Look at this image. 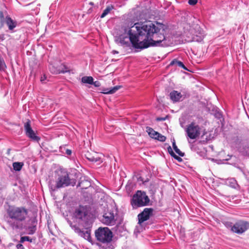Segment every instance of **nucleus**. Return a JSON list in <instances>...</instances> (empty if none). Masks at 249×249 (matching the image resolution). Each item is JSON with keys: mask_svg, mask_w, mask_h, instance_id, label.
<instances>
[{"mask_svg": "<svg viewBox=\"0 0 249 249\" xmlns=\"http://www.w3.org/2000/svg\"><path fill=\"white\" fill-rule=\"evenodd\" d=\"M167 27L158 21L129 22L124 32L129 36L132 46L135 49H144L150 47L160 46L165 38Z\"/></svg>", "mask_w": 249, "mask_h": 249, "instance_id": "nucleus-1", "label": "nucleus"}, {"mask_svg": "<svg viewBox=\"0 0 249 249\" xmlns=\"http://www.w3.org/2000/svg\"><path fill=\"white\" fill-rule=\"evenodd\" d=\"M150 175L148 172L141 171L135 174L131 180H129L125 187L147 185Z\"/></svg>", "mask_w": 249, "mask_h": 249, "instance_id": "nucleus-2", "label": "nucleus"}, {"mask_svg": "<svg viewBox=\"0 0 249 249\" xmlns=\"http://www.w3.org/2000/svg\"><path fill=\"white\" fill-rule=\"evenodd\" d=\"M149 201L150 199L144 192L137 191L133 196L131 204L134 208H137L148 205Z\"/></svg>", "mask_w": 249, "mask_h": 249, "instance_id": "nucleus-3", "label": "nucleus"}, {"mask_svg": "<svg viewBox=\"0 0 249 249\" xmlns=\"http://www.w3.org/2000/svg\"><path fill=\"white\" fill-rule=\"evenodd\" d=\"M95 237L98 241L108 243L112 241V231L107 227H100L95 231Z\"/></svg>", "mask_w": 249, "mask_h": 249, "instance_id": "nucleus-4", "label": "nucleus"}, {"mask_svg": "<svg viewBox=\"0 0 249 249\" xmlns=\"http://www.w3.org/2000/svg\"><path fill=\"white\" fill-rule=\"evenodd\" d=\"M7 213L11 219L17 221H23L26 219L28 211L24 207H14L10 208Z\"/></svg>", "mask_w": 249, "mask_h": 249, "instance_id": "nucleus-5", "label": "nucleus"}, {"mask_svg": "<svg viewBox=\"0 0 249 249\" xmlns=\"http://www.w3.org/2000/svg\"><path fill=\"white\" fill-rule=\"evenodd\" d=\"M90 215V208L88 206L79 205L73 213L74 217L80 222H87Z\"/></svg>", "mask_w": 249, "mask_h": 249, "instance_id": "nucleus-6", "label": "nucleus"}, {"mask_svg": "<svg viewBox=\"0 0 249 249\" xmlns=\"http://www.w3.org/2000/svg\"><path fill=\"white\" fill-rule=\"evenodd\" d=\"M191 36L188 38V41H196L201 42L203 41L205 34L202 29L198 24H194L190 29Z\"/></svg>", "mask_w": 249, "mask_h": 249, "instance_id": "nucleus-7", "label": "nucleus"}, {"mask_svg": "<svg viewBox=\"0 0 249 249\" xmlns=\"http://www.w3.org/2000/svg\"><path fill=\"white\" fill-rule=\"evenodd\" d=\"M56 183V187L74 186L75 184V181L74 179L70 178L69 175L67 172H64L62 175L58 176Z\"/></svg>", "mask_w": 249, "mask_h": 249, "instance_id": "nucleus-8", "label": "nucleus"}, {"mask_svg": "<svg viewBox=\"0 0 249 249\" xmlns=\"http://www.w3.org/2000/svg\"><path fill=\"white\" fill-rule=\"evenodd\" d=\"M231 230L234 233L241 234L249 229V222L240 220L236 221L233 225H231Z\"/></svg>", "mask_w": 249, "mask_h": 249, "instance_id": "nucleus-9", "label": "nucleus"}, {"mask_svg": "<svg viewBox=\"0 0 249 249\" xmlns=\"http://www.w3.org/2000/svg\"><path fill=\"white\" fill-rule=\"evenodd\" d=\"M200 128L195 123L192 122L187 126L186 132L187 136L191 139L197 138L200 134Z\"/></svg>", "mask_w": 249, "mask_h": 249, "instance_id": "nucleus-10", "label": "nucleus"}, {"mask_svg": "<svg viewBox=\"0 0 249 249\" xmlns=\"http://www.w3.org/2000/svg\"><path fill=\"white\" fill-rule=\"evenodd\" d=\"M31 122L30 120L27 119L26 122L24 123V127L25 134L27 137L31 139L32 141L35 142H39L40 140V137L36 135L35 131L31 127Z\"/></svg>", "mask_w": 249, "mask_h": 249, "instance_id": "nucleus-11", "label": "nucleus"}, {"mask_svg": "<svg viewBox=\"0 0 249 249\" xmlns=\"http://www.w3.org/2000/svg\"><path fill=\"white\" fill-rule=\"evenodd\" d=\"M154 210L151 208H146L138 215V224H142L148 220L153 214Z\"/></svg>", "mask_w": 249, "mask_h": 249, "instance_id": "nucleus-12", "label": "nucleus"}, {"mask_svg": "<svg viewBox=\"0 0 249 249\" xmlns=\"http://www.w3.org/2000/svg\"><path fill=\"white\" fill-rule=\"evenodd\" d=\"M146 132L148 133L149 136L153 139L157 140L161 142H164L166 141V138L165 136L155 131L151 127L148 126L146 127Z\"/></svg>", "mask_w": 249, "mask_h": 249, "instance_id": "nucleus-13", "label": "nucleus"}, {"mask_svg": "<svg viewBox=\"0 0 249 249\" xmlns=\"http://www.w3.org/2000/svg\"><path fill=\"white\" fill-rule=\"evenodd\" d=\"M85 156L89 161L102 162L101 155L94 151H87L85 154Z\"/></svg>", "mask_w": 249, "mask_h": 249, "instance_id": "nucleus-14", "label": "nucleus"}, {"mask_svg": "<svg viewBox=\"0 0 249 249\" xmlns=\"http://www.w3.org/2000/svg\"><path fill=\"white\" fill-rule=\"evenodd\" d=\"M99 184H100V182L97 180H95V181L91 183L85 177H83L80 178L77 187H99Z\"/></svg>", "mask_w": 249, "mask_h": 249, "instance_id": "nucleus-15", "label": "nucleus"}, {"mask_svg": "<svg viewBox=\"0 0 249 249\" xmlns=\"http://www.w3.org/2000/svg\"><path fill=\"white\" fill-rule=\"evenodd\" d=\"M102 222L107 225H114L115 220L113 213L112 212L105 213L103 216Z\"/></svg>", "mask_w": 249, "mask_h": 249, "instance_id": "nucleus-16", "label": "nucleus"}, {"mask_svg": "<svg viewBox=\"0 0 249 249\" xmlns=\"http://www.w3.org/2000/svg\"><path fill=\"white\" fill-rule=\"evenodd\" d=\"M182 97V94L176 90H173L170 93V98L174 102H178Z\"/></svg>", "mask_w": 249, "mask_h": 249, "instance_id": "nucleus-17", "label": "nucleus"}, {"mask_svg": "<svg viewBox=\"0 0 249 249\" xmlns=\"http://www.w3.org/2000/svg\"><path fill=\"white\" fill-rule=\"evenodd\" d=\"M5 22L10 30H13L17 25L16 21L13 20L10 17L7 16L6 17Z\"/></svg>", "mask_w": 249, "mask_h": 249, "instance_id": "nucleus-18", "label": "nucleus"}, {"mask_svg": "<svg viewBox=\"0 0 249 249\" xmlns=\"http://www.w3.org/2000/svg\"><path fill=\"white\" fill-rule=\"evenodd\" d=\"M122 86H116L113 88H112L110 89H105L102 90V93L104 94H113L115 93L116 91L119 89Z\"/></svg>", "mask_w": 249, "mask_h": 249, "instance_id": "nucleus-19", "label": "nucleus"}, {"mask_svg": "<svg viewBox=\"0 0 249 249\" xmlns=\"http://www.w3.org/2000/svg\"><path fill=\"white\" fill-rule=\"evenodd\" d=\"M174 65L178 66L179 67H181L185 70H188L187 68L185 66V65L183 64V63L182 62H181L180 61H178L176 59L172 60L170 63V66H173Z\"/></svg>", "mask_w": 249, "mask_h": 249, "instance_id": "nucleus-20", "label": "nucleus"}, {"mask_svg": "<svg viewBox=\"0 0 249 249\" xmlns=\"http://www.w3.org/2000/svg\"><path fill=\"white\" fill-rule=\"evenodd\" d=\"M24 163L22 162H15L13 163V169L16 171H20Z\"/></svg>", "mask_w": 249, "mask_h": 249, "instance_id": "nucleus-21", "label": "nucleus"}, {"mask_svg": "<svg viewBox=\"0 0 249 249\" xmlns=\"http://www.w3.org/2000/svg\"><path fill=\"white\" fill-rule=\"evenodd\" d=\"M81 236L83 237L84 239L88 240L89 242L92 243V240L90 236V233L89 231H84L81 234Z\"/></svg>", "mask_w": 249, "mask_h": 249, "instance_id": "nucleus-22", "label": "nucleus"}, {"mask_svg": "<svg viewBox=\"0 0 249 249\" xmlns=\"http://www.w3.org/2000/svg\"><path fill=\"white\" fill-rule=\"evenodd\" d=\"M114 9V6L112 5L107 6L106 8L104 10L103 13L101 15V18H103L107 16L110 12Z\"/></svg>", "mask_w": 249, "mask_h": 249, "instance_id": "nucleus-23", "label": "nucleus"}, {"mask_svg": "<svg viewBox=\"0 0 249 249\" xmlns=\"http://www.w3.org/2000/svg\"><path fill=\"white\" fill-rule=\"evenodd\" d=\"M49 69L51 72L53 74H59L60 71H64L63 70H59L58 66H55L54 65H51L49 67Z\"/></svg>", "mask_w": 249, "mask_h": 249, "instance_id": "nucleus-24", "label": "nucleus"}, {"mask_svg": "<svg viewBox=\"0 0 249 249\" xmlns=\"http://www.w3.org/2000/svg\"><path fill=\"white\" fill-rule=\"evenodd\" d=\"M93 78L91 76H84L82 78L81 81L84 83L92 84Z\"/></svg>", "mask_w": 249, "mask_h": 249, "instance_id": "nucleus-25", "label": "nucleus"}, {"mask_svg": "<svg viewBox=\"0 0 249 249\" xmlns=\"http://www.w3.org/2000/svg\"><path fill=\"white\" fill-rule=\"evenodd\" d=\"M173 147L174 149V150L176 151V152L180 156L183 157L184 156V153L183 152H182L177 147V146L175 142H173Z\"/></svg>", "mask_w": 249, "mask_h": 249, "instance_id": "nucleus-26", "label": "nucleus"}, {"mask_svg": "<svg viewBox=\"0 0 249 249\" xmlns=\"http://www.w3.org/2000/svg\"><path fill=\"white\" fill-rule=\"evenodd\" d=\"M58 69L59 70H63L64 71H60V73H65L68 71H69L70 70L69 68L64 64H61L60 65H58Z\"/></svg>", "mask_w": 249, "mask_h": 249, "instance_id": "nucleus-27", "label": "nucleus"}, {"mask_svg": "<svg viewBox=\"0 0 249 249\" xmlns=\"http://www.w3.org/2000/svg\"><path fill=\"white\" fill-rule=\"evenodd\" d=\"M227 184L230 187H235V186L236 185V181L234 179L231 178V179L228 180Z\"/></svg>", "mask_w": 249, "mask_h": 249, "instance_id": "nucleus-28", "label": "nucleus"}, {"mask_svg": "<svg viewBox=\"0 0 249 249\" xmlns=\"http://www.w3.org/2000/svg\"><path fill=\"white\" fill-rule=\"evenodd\" d=\"M24 241H29L30 242H32V239L30 238L29 236H22L21 237L20 239V243H23Z\"/></svg>", "mask_w": 249, "mask_h": 249, "instance_id": "nucleus-29", "label": "nucleus"}, {"mask_svg": "<svg viewBox=\"0 0 249 249\" xmlns=\"http://www.w3.org/2000/svg\"><path fill=\"white\" fill-rule=\"evenodd\" d=\"M6 67L3 59L0 57V70H4Z\"/></svg>", "mask_w": 249, "mask_h": 249, "instance_id": "nucleus-30", "label": "nucleus"}, {"mask_svg": "<svg viewBox=\"0 0 249 249\" xmlns=\"http://www.w3.org/2000/svg\"><path fill=\"white\" fill-rule=\"evenodd\" d=\"M12 226L13 227V229H19V228H21L22 227V225H19L18 224L17 222H14L12 224Z\"/></svg>", "mask_w": 249, "mask_h": 249, "instance_id": "nucleus-31", "label": "nucleus"}, {"mask_svg": "<svg viewBox=\"0 0 249 249\" xmlns=\"http://www.w3.org/2000/svg\"><path fill=\"white\" fill-rule=\"evenodd\" d=\"M74 230H75V231L76 233H78L80 236L81 235V234H82L83 232L84 231H81V230L80 228H78V227H76L75 228Z\"/></svg>", "mask_w": 249, "mask_h": 249, "instance_id": "nucleus-32", "label": "nucleus"}, {"mask_svg": "<svg viewBox=\"0 0 249 249\" xmlns=\"http://www.w3.org/2000/svg\"><path fill=\"white\" fill-rule=\"evenodd\" d=\"M197 2V0H189L188 3L191 5H194Z\"/></svg>", "mask_w": 249, "mask_h": 249, "instance_id": "nucleus-33", "label": "nucleus"}, {"mask_svg": "<svg viewBox=\"0 0 249 249\" xmlns=\"http://www.w3.org/2000/svg\"><path fill=\"white\" fill-rule=\"evenodd\" d=\"M92 84L94 85V86L96 87H99L101 85L100 82L99 81H96L95 82L93 81Z\"/></svg>", "mask_w": 249, "mask_h": 249, "instance_id": "nucleus-34", "label": "nucleus"}, {"mask_svg": "<svg viewBox=\"0 0 249 249\" xmlns=\"http://www.w3.org/2000/svg\"><path fill=\"white\" fill-rule=\"evenodd\" d=\"M171 151V153L170 154V155L173 157H174L176 155L175 154V153L173 151L171 147L170 146H169L168 147V151Z\"/></svg>", "mask_w": 249, "mask_h": 249, "instance_id": "nucleus-35", "label": "nucleus"}, {"mask_svg": "<svg viewBox=\"0 0 249 249\" xmlns=\"http://www.w3.org/2000/svg\"><path fill=\"white\" fill-rule=\"evenodd\" d=\"M29 229H30L29 234H33L35 232L36 228L35 226H34L33 227H30V228H29Z\"/></svg>", "mask_w": 249, "mask_h": 249, "instance_id": "nucleus-36", "label": "nucleus"}, {"mask_svg": "<svg viewBox=\"0 0 249 249\" xmlns=\"http://www.w3.org/2000/svg\"><path fill=\"white\" fill-rule=\"evenodd\" d=\"M4 16L3 15V13L2 11H0V19L1 21H2L4 20Z\"/></svg>", "mask_w": 249, "mask_h": 249, "instance_id": "nucleus-37", "label": "nucleus"}, {"mask_svg": "<svg viewBox=\"0 0 249 249\" xmlns=\"http://www.w3.org/2000/svg\"><path fill=\"white\" fill-rule=\"evenodd\" d=\"M16 247L18 249H24V247L21 244H17Z\"/></svg>", "mask_w": 249, "mask_h": 249, "instance_id": "nucleus-38", "label": "nucleus"}, {"mask_svg": "<svg viewBox=\"0 0 249 249\" xmlns=\"http://www.w3.org/2000/svg\"><path fill=\"white\" fill-rule=\"evenodd\" d=\"M166 117L162 118V117H158L156 119L157 121H165L166 120Z\"/></svg>", "mask_w": 249, "mask_h": 249, "instance_id": "nucleus-39", "label": "nucleus"}, {"mask_svg": "<svg viewBox=\"0 0 249 249\" xmlns=\"http://www.w3.org/2000/svg\"><path fill=\"white\" fill-rule=\"evenodd\" d=\"M176 160H177L178 161H181L182 160V159L179 157V156H177V155H176L174 157Z\"/></svg>", "mask_w": 249, "mask_h": 249, "instance_id": "nucleus-40", "label": "nucleus"}, {"mask_svg": "<svg viewBox=\"0 0 249 249\" xmlns=\"http://www.w3.org/2000/svg\"><path fill=\"white\" fill-rule=\"evenodd\" d=\"M247 154L249 156V144L248 146H246L245 148Z\"/></svg>", "mask_w": 249, "mask_h": 249, "instance_id": "nucleus-41", "label": "nucleus"}, {"mask_svg": "<svg viewBox=\"0 0 249 249\" xmlns=\"http://www.w3.org/2000/svg\"><path fill=\"white\" fill-rule=\"evenodd\" d=\"M66 154H67V155H71V150H69V149H67V150H66Z\"/></svg>", "mask_w": 249, "mask_h": 249, "instance_id": "nucleus-42", "label": "nucleus"}, {"mask_svg": "<svg viewBox=\"0 0 249 249\" xmlns=\"http://www.w3.org/2000/svg\"><path fill=\"white\" fill-rule=\"evenodd\" d=\"M232 156L228 155L227 158L225 159L226 160H228L231 159Z\"/></svg>", "mask_w": 249, "mask_h": 249, "instance_id": "nucleus-43", "label": "nucleus"}, {"mask_svg": "<svg viewBox=\"0 0 249 249\" xmlns=\"http://www.w3.org/2000/svg\"><path fill=\"white\" fill-rule=\"evenodd\" d=\"M11 149L9 148L7 150V154L9 155L10 154Z\"/></svg>", "mask_w": 249, "mask_h": 249, "instance_id": "nucleus-44", "label": "nucleus"}, {"mask_svg": "<svg viewBox=\"0 0 249 249\" xmlns=\"http://www.w3.org/2000/svg\"><path fill=\"white\" fill-rule=\"evenodd\" d=\"M46 79V77L44 76V78H42L41 77V81H43V80H44V79Z\"/></svg>", "mask_w": 249, "mask_h": 249, "instance_id": "nucleus-45", "label": "nucleus"}, {"mask_svg": "<svg viewBox=\"0 0 249 249\" xmlns=\"http://www.w3.org/2000/svg\"><path fill=\"white\" fill-rule=\"evenodd\" d=\"M168 152L169 153V154H170L171 153V151L170 150V151H168Z\"/></svg>", "mask_w": 249, "mask_h": 249, "instance_id": "nucleus-46", "label": "nucleus"}]
</instances>
